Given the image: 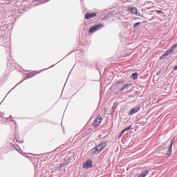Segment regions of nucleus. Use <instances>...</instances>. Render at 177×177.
Instances as JSON below:
<instances>
[{
    "instance_id": "1",
    "label": "nucleus",
    "mask_w": 177,
    "mask_h": 177,
    "mask_svg": "<svg viewBox=\"0 0 177 177\" xmlns=\"http://www.w3.org/2000/svg\"><path fill=\"white\" fill-rule=\"evenodd\" d=\"M176 48H177V44H175L167 53H165L160 57V59H165L167 56H169V55H171L172 52H174Z\"/></svg>"
},
{
    "instance_id": "2",
    "label": "nucleus",
    "mask_w": 177,
    "mask_h": 177,
    "mask_svg": "<svg viewBox=\"0 0 177 177\" xmlns=\"http://www.w3.org/2000/svg\"><path fill=\"white\" fill-rule=\"evenodd\" d=\"M102 27L103 24L95 25L90 28L88 32H90V34H93V32H95V31H97V30H100V28H102Z\"/></svg>"
},
{
    "instance_id": "3",
    "label": "nucleus",
    "mask_w": 177,
    "mask_h": 177,
    "mask_svg": "<svg viewBox=\"0 0 177 177\" xmlns=\"http://www.w3.org/2000/svg\"><path fill=\"white\" fill-rule=\"evenodd\" d=\"M106 146H107V142H104L100 143L95 148H94V150H95V151H97L98 153H100L103 150V149L106 147Z\"/></svg>"
},
{
    "instance_id": "4",
    "label": "nucleus",
    "mask_w": 177,
    "mask_h": 177,
    "mask_svg": "<svg viewBox=\"0 0 177 177\" xmlns=\"http://www.w3.org/2000/svg\"><path fill=\"white\" fill-rule=\"evenodd\" d=\"M83 168H86V169H88L89 168H92V160H88L86 161L83 164Z\"/></svg>"
},
{
    "instance_id": "5",
    "label": "nucleus",
    "mask_w": 177,
    "mask_h": 177,
    "mask_svg": "<svg viewBox=\"0 0 177 177\" xmlns=\"http://www.w3.org/2000/svg\"><path fill=\"white\" fill-rule=\"evenodd\" d=\"M139 110H140V107L137 106L136 108L132 109L129 112V115H133V114H136V113H138V111H139Z\"/></svg>"
},
{
    "instance_id": "6",
    "label": "nucleus",
    "mask_w": 177,
    "mask_h": 177,
    "mask_svg": "<svg viewBox=\"0 0 177 177\" xmlns=\"http://www.w3.org/2000/svg\"><path fill=\"white\" fill-rule=\"evenodd\" d=\"M95 16H97V15L95 12H88L85 15V19H93V17H95Z\"/></svg>"
},
{
    "instance_id": "7",
    "label": "nucleus",
    "mask_w": 177,
    "mask_h": 177,
    "mask_svg": "<svg viewBox=\"0 0 177 177\" xmlns=\"http://www.w3.org/2000/svg\"><path fill=\"white\" fill-rule=\"evenodd\" d=\"M100 122H102V117L99 116L94 121L95 127H99V125H100Z\"/></svg>"
},
{
    "instance_id": "8",
    "label": "nucleus",
    "mask_w": 177,
    "mask_h": 177,
    "mask_svg": "<svg viewBox=\"0 0 177 177\" xmlns=\"http://www.w3.org/2000/svg\"><path fill=\"white\" fill-rule=\"evenodd\" d=\"M172 145H174V140L171 141L170 146L167 149V155L169 156H171V154H172Z\"/></svg>"
},
{
    "instance_id": "9",
    "label": "nucleus",
    "mask_w": 177,
    "mask_h": 177,
    "mask_svg": "<svg viewBox=\"0 0 177 177\" xmlns=\"http://www.w3.org/2000/svg\"><path fill=\"white\" fill-rule=\"evenodd\" d=\"M127 10L128 12H131L133 15H137L138 13V9H136V8H129Z\"/></svg>"
},
{
    "instance_id": "10",
    "label": "nucleus",
    "mask_w": 177,
    "mask_h": 177,
    "mask_svg": "<svg viewBox=\"0 0 177 177\" xmlns=\"http://www.w3.org/2000/svg\"><path fill=\"white\" fill-rule=\"evenodd\" d=\"M129 86H132V84H126L124 85L123 87H122L120 88V91H127V89H128L129 88Z\"/></svg>"
},
{
    "instance_id": "11",
    "label": "nucleus",
    "mask_w": 177,
    "mask_h": 177,
    "mask_svg": "<svg viewBox=\"0 0 177 177\" xmlns=\"http://www.w3.org/2000/svg\"><path fill=\"white\" fill-rule=\"evenodd\" d=\"M147 174H149V171H145L142 172V174H140L138 177H146Z\"/></svg>"
},
{
    "instance_id": "12",
    "label": "nucleus",
    "mask_w": 177,
    "mask_h": 177,
    "mask_svg": "<svg viewBox=\"0 0 177 177\" xmlns=\"http://www.w3.org/2000/svg\"><path fill=\"white\" fill-rule=\"evenodd\" d=\"M132 77L134 80H136V78H138V74L136 73H134L132 74Z\"/></svg>"
},
{
    "instance_id": "13",
    "label": "nucleus",
    "mask_w": 177,
    "mask_h": 177,
    "mask_svg": "<svg viewBox=\"0 0 177 177\" xmlns=\"http://www.w3.org/2000/svg\"><path fill=\"white\" fill-rule=\"evenodd\" d=\"M132 128V126H129L127 128L124 129V131H129Z\"/></svg>"
},
{
    "instance_id": "14",
    "label": "nucleus",
    "mask_w": 177,
    "mask_h": 177,
    "mask_svg": "<svg viewBox=\"0 0 177 177\" xmlns=\"http://www.w3.org/2000/svg\"><path fill=\"white\" fill-rule=\"evenodd\" d=\"M140 24V22H137L135 25L134 27H138Z\"/></svg>"
},
{
    "instance_id": "15",
    "label": "nucleus",
    "mask_w": 177,
    "mask_h": 177,
    "mask_svg": "<svg viewBox=\"0 0 177 177\" xmlns=\"http://www.w3.org/2000/svg\"><path fill=\"white\" fill-rule=\"evenodd\" d=\"M34 75H27V77L28 78H31V77H32Z\"/></svg>"
},
{
    "instance_id": "16",
    "label": "nucleus",
    "mask_w": 177,
    "mask_h": 177,
    "mask_svg": "<svg viewBox=\"0 0 177 177\" xmlns=\"http://www.w3.org/2000/svg\"><path fill=\"white\" fill-rule=\"evenodd\" d=\"M173 70H175V71L177 70V65L174 66Z\"/></svg>"
},
{
    "instance_id": "17",
    "label": "nucleus",
    "mask_w": 177,
    "mask_h": 177,
    "mask_svg": "<svg viewBox=\"0 0 177 177\" xmlns=\"http://www.w3.org/2000/svg\"><path fill=\"white\" fill-rule=\"evenodd\" d=\"M125 132H127V131H125V129H124V130L121 132V135H122L123 133H125Z\"/></svg>"
},
{
    "instance_id": "18",
    "label": "nucleus",
    "mask_w": 177,
    "mask_h": 177,
    "mask_svg": "<svg viewBox=\"0 0 177 177\" xmlns=\"http://www.w3.org/2000/svg\"><path fill=\"white\" fill-rule=\"evenodd\" d=\"M157 13H162V11L161 10H156Z\"/></svg>"
},
{
    "instance_id": "19",
    "label": "nucleus",
    "mask_w": 177,
    "mask_h": 177,
    "mask_svg": "<svg viewBox=\"0 0 177 177\" xmlns=\"http://www.w3.org/2000/svg\"><path fill=\"white\" fill-rule=\"evenodd\" d=\"M122 136V135H121V133L120 134V136H118V138H121Z\"/></svg>"
},
{
    "instance_id": "20",
    "label": "nucleus",
    "mask_w": 177,
    "mask_h": 177,
    "mask_svg": "<svg viewBox=\"0 0 177 177\" xmlns=\"http://www.w3.org/2000/svg\"><path fill=\"white\" fill-rule=\"evenodd\" d=\"M121 82H118V84H120Z\"/></svg>"
}]
</instances>
